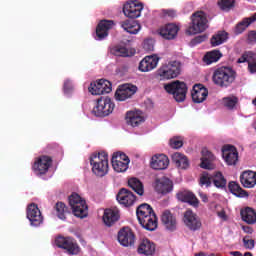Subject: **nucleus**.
Returning <instances> with one entry per match:
<instances>
[{
  "label": "nucleus",
  "instance_id": "nucleus-1",
  "mask_svg": "<svg viewBox=\"0 0 256 256\" xmlns=\"http://www.w3.org/2000/svg\"><path fill=\"white\" fill-rule=\"evenodd\" d=\"M137 219L140 225L147 231L157 229V215L149 204H141L136 210Z\"/></svg>",
  "mask_w": 256,
  "mask_h": 256
},
{
  "label": "nucleus",
  "instance_id": "nucleus-2",
  "mask_svg": "<svg viewBox=\"0 0 256 256\" xmlns=\"http://www.w3.org/2000/svg\"><path fill=\"white\" fill-rule=\"evenodd\" d=\"M92 172L97 177H105L109 173V155L106 152H99L90 158Z\"/></svg>",
  "mask_w": 256,
  "mask_h": 256
},
{
  "label": "nucleus",
  "instance_id": "nucleus-3",
  "mask_svg": "<svg viewBox=\"0 0 256 256\" xmlns=\"http://www.w3.org/2000/svg\"><path fill=\"white\" fill-rule=\"evenodd\" d=\"M236 74L230 67L217 68L212 75V81L218 87H229L235 81Z\"/></svg>",
  "mask_w": 256,
  "mask_h": 256
},
{
  "label": "nucleus",
  "instance_id": "nucleus-4",
  "mask_svg": "<svg viewBox=\"0 0 256 256\" xmlns=\"http://www.w3.org/2000/svg\"><path fill=\"white\" fill-rule=\"evenodd\" d=\"M69 205L75 217H78L79 219H85V217L89 215V207L87 206V201L84 200V198L79 194L73 193L69 197Z\"/></svg>",
  "mask_w": 256,
  "mask_h": 256
},
{
  "label": "nucleus",
  "instance_id": "nucleus-5",
  "mask_svg": "<svg viewBox=\"0 0 256 256\" xmlns=\"http://www.w3.org/2000/svg\"><path fill=\"white\" fill-rule=\"evenodd\" d=\"M209 28V20L207 14L203 11H198L192 15V24L188 27V35H197L203 33Z\"/></svg>",
  "mask_w": 256,
  "mask_h": 256
},
{
  "label": "nucleus",
  "instance_id": "nucleus-6",
  "mask_svg": "<svg viewBox=\"0 0 256 256\" xmlns=\"http://www.w3.org/2000/svg\"><path fill=\"white\" fill-rule=\"evenodd\" d=\"M179 75H181L180 61H170L158 69V77H160L162 81L175 79L179 77Z\"/></svg>",
  "mask_w": 256,
  "mask_h": 256
},
{
  "label": "nucleus",
  "instance_id": "nucleus-7",
  "mask_svg": "<svg viewBox=\"0 0 256 256\" xmlns=\"http://www.w3.org/2000/svg\"><path fill=\"white\" fill-rule=\"evenodd\" d=\"M165 91L173 95L175 101L183 103L187 97V84L185 82L175 81L164 86Z\"/></svg>",
  "mask_w": 256,
  "mask_h": 256
},
{
  "label": "nucleus",
  "instance_id": "nucleus-8",
  "mask_svg": "<svg viewBox=\"0 0 256 256\" xmlns=\"http://www.w3.org/2000/svg\"><path fill=\"white\" fill-rule=\"evenodd\" d=\"M114 109L115 104L111 101V98L101 97L97 100V103L93 108V113L96 117H107L113 113Z\"/></svg>",
  "mask_w": 256,
  "mask_h": 256
},
{
  "label": "nucleus",
  "instance_id": "nucleus-9",
  "mask_svg": "<svg viewBox=\"0 0 256 256\" xmlns=\"http://www.w3.org/2000/svg\"><path fill=\"white\" fill-rule=\"evenodd\" d=\"M56 246L67 251L69 255H78L81 251L77 241L71 237L59 236L55 240Z\"/></svg>",
  "mask_w": 256,
  "mask_h": 256
},
{
  "label": "nucleus",
  "instance_id": "nucleus-10",
  "mask_svg": "<svg viewBox=\"0 0 256 256\" xmlns=\"http://www.w3.org/2000/svg\"><path fill=\"white\" fill-rule=\"evenodd\" d=\"M212 182L218 189H223V187L227 185V180L221 172H216L213 175L204 173L200 178V185L202 186L205 185L206 187H210Z\"/></svg>",
  "mask_w": 256,
  "mask_h": 256
},
{
  "label": "nucleus",
  "instance_id": "nucleus-11",
  "mask_svg": "<svg viewBox=\"0 0 256 256\" xmlns=\"http://www.w3.org/2000/svg\"><path fill=\"white\" fill-rule=\"evenodd\" d=\"M129 163V156L123 152H116L112 156V167L116 173H125L129 169Z\"/></svg>",
  "mask_w": 256,
  "mask_h": 256
},
{
  "label": "nucleus",
  "instance_id": "nucleus-12",
  "mask_svg": "<svg viewBox=\"0 0 256 256\" xmlns=\"http://www.w3.org/2000/svg\"><path fill=\"white\" fill-rule=\"evenodd\" d=\"M183 223L190 231H199L202 226L201 218L192 210H186L184 212Z\"/></svg>",
  "mask_w": 256,
  "mask_h": 256
},
{
  "label": "nucleus",
  "instance_id": "nucleus-13",
  "mask_svg": "<svg viewBox=\"0 0 256 256\" xmlns=\"http://www.w3.org/2000/svg\"><path fill=\"white\" fill-rule=\"evenodd\" d=\"M153 187L160 195H169L173 192V181L167 177L156 178Z\"/></svg>",
  "mask_w": 256,
  "mask_h": 256
},
{
  "label": "nucleus",
  "instance_id": "nucleus-14",
  "mask_svg": "<svg viewBox=\"0 0 256 256\" xmlns=\"http://www.w3.org/2000/svg\"><path fill=\"white\" fill-rule=\"evenodd\" d=\"M141 11H143V4L137 1L127 2L123 7L125 17H128L129 19H137L141 17Z\"/></svg>",
  "mask_w": 256,
  "mask_h": 256
},
{
  "label": "nucleus",
  "instance_id": "nucleus-15",
  "mask_svg": "<svg viewBox=\"0 0 256 256\" xmlns=\"http://www.w3.org/2000/svg\"><path fill=\"white\" fill-rule=\"evenodd\" d=\"M88 89L91 95H104V93H111V82H109V80L100 79L96 82H92Z\"/></svg>",
  "mask_w": 256,
  "mask_h": 256
},
{
  "label": "nucleus",
  "instance_id": "nucleus-16",
  "mask_svg": "<svg viewBox=\"0 0 256 256\" xmlns=\"http://www.w3.org/2000/svg\"><path fill=\"white\" fill-rule=\"evenodd\" d=\"M135 93H137V86L133 84H123L117 89L115 99L116 101H127V99H131Z\"/></svg>",
  "mask_w": 256,
  "mask_h": 256
},
{
  "label": "nucleus",
  "instance_id": "nucleus-17",
  "mask_svg": "<svg viewBox=\"0 0 256 256\" xmlns=\"http://www.w3.org/2000/svg\"><path fill=\"white\" fill-rule=\"evenodd\" d=\"M27 219L32 227H39L43 223V215L37 204H30L27 208Z\"/></svg>",
  "mask_w": 256,
  "mask_h": 256
},
{
  "label": "nucleus",
  "instance_id": "nucleus-18",
  "mask_svg": "<svg viewBox=\"0 0 256 256\" xmlns=\"http://www.w3.org/2000/svg\"><path fill=\"white\" fill-rule=\"evenodd\" d=\"M125 121L130 127H139L145 123V116L141 110H130L126 113Z\"/></svg>",
  "mask_w": 256,
  "mask_h": 256
},
{
  "label": "nucleus",
  "instance_id": "nucleus-19",
  "mask_svg": "<svg viewBox=\"0 0 256 256\" xmlns=\"http://www.w3.org/2000/svg\"><path fill=\"white\" fill-rule=\"evenodd\" d=\"M159 59V56L155 54L146 56L139 63V71H141L142 73H149V71H153V69H156L157 65H159Z\"/></svg>",
  "mask_w": 256,
  "mask_h": 256
},
{
  "label": "nucleus",
  "instance_id": "nucleus-20",
  "mask_svg": "<svg viewBox=\"0 0 256 256\" xmlns=\"http://www.w3.org/2000/svg\"><path fill=\"white\" fill-rule=\"evenodd\" d=\"M52 160L48 156L39 157L33 164L32 169L36 175H45L51 167Z\"/></svg>",
  "mask_w": 256,
  "mask_h": 256
},
{
  "label": "nucleus",
  "instance_id": "nucleus-21",
  "mask_svg": "<svg viewBox=\"0 0 256 256\" xmlns=\"http://www.w3.org/2000/svg\"><path fill=\"white\" fill-rule=\"evenodd\" d=\"M113 27H115V22L112 20L100 21L96 28V40L103 41V39L109 35V31L113 29Z\"/></svg>",
  "mask_w": 256,
  "mask_h": 256
},
{
  "label": "nucleus",
  "instance_id": "nucleus-22",
  "mask_svg": "<svg viewBox=\"0 0 256 256\" xmlns=\"http://www.w3.org/2000/svg\"><path fill=\"white\" fill-rule=\"evenodd\" d=\"M118 241L122 247L135 245V234L129 228H123L118 232Z\"/></svg>",
  "mask_w": 256,
  "mask_h": 256
},
{
  "label": "nucleus",
  "instance_id": "nucleus-23",
  "mask_svg": "<svg viewBox=\"0 0 256 256\" xmlns=\"http://www.w3.org/2000/svg\"><path fill=\"white\" fill-rule=\"evenodd\" d=\"M222 157L227 165H235L239 159V154L234 146L226 145L222 148Z\"/></svg>",
  "mask_w": 256,
  "mask_h": 256
},
{
  "label": "nucleus",
  "instance_id": "nucleus-24",
  "mask_svg": "<svg viewBox=\"0 0 256 256\" xmlns=\"http://www.w3.org/2000/svg\"><path fill=\"white\" fill-rule=\"evenodd\" d=\"M116 199L120 205H124V207H131V205L135 203V194L125 188H122L117 194Z\"/></svg>",
  "mask_w": 256,
  "mask_h": 256
},
{
  "label": "nucleus",
  "instance_id": "nucleus-25",
  "mask_svg": "<svg viewBox=\"0 0 256 256\" xmlns=\"http://www.w3.org/2000/svg\"><path fill=\"white\" fill-rule=\"evenodd\" d=\"M161 221L167 231H175L177 229V217L171 211L166 210L162 213Z\"/></svg>",
  "mask_w": 256,
  "mask_h": 256
},
{
  "label": "nucleus",
  "instance_id": "nucleus-26",
  "mask_svg": "<svg viewBox=\"0 0 256 256\" xmlns=\"http://www.w3.org/2000/svg\"><path fill=\"white\" fill-rule=\"evenodd\" d=\"M150 166L157 171L167 169L169 167V158L165 154L154 155L151 159Z\"/></svg>",
  "mask_w": 256,
  "mask_h": 256
},
{
  "label": "nucleus",
  "instance_id": "nucleus-27",
  "mask_svg": "<svg viewBox=\"0 0 256 256\" xmlns=\"http://www.w3.org/2000/svg\"><path fill=\"white\" fill-rule=\"evenodd\" d=\"M209 91L201 84H196L192 91V100L194 103H203L207 99Z\"/></svg>",
  "mask_w": 256,
  "mask_h": 256
},
{
  "label": "nucleus",
  "instance_id": "nucleus-28",
  "mask_svg": "<svg viewBox=\"0 0 256 256\" xmlns=\"http://www.w3.org/2000/svg\"><path fill=\"white\" fill-rule=\"evenodd\" d=\"M178 201L182 203H189L192 207H199V200L195 195L187 190L180 191L176 194Z\"/></svg>",
  "mask_w": 256,
  "mask_h": 256
},
{
  "label": "nucleus",
  "instance_id": "nucleus-29",
  "mask_svg": "<svg viewBox=\"0 0 256 256\" xmlns=\"http://www.w3.org/2000/svg\"><path fill=\"white\" fill-rule=\"evenodd\" d=\"M212 161H215V155L207 148L202 149L201 168L202 169H215V165Z\"/></svg>",
  "mask_w": 256,
  "mask_h": 256
},
{
  "label": "nucleus",
  "instance_id": "nucleus-30",
  "mask_svg": "<svg viewBox=\"0 0 256 256\" xmlns=\"http://www.w3.org/2000/svg\"><path fill=\"white\" fill-rule=\"evenodd\" d=\"M138 253L146 256L155 255V243L151 242L149 239H142L138 246Z\"/></svg>",
  "mask_w": 256,
  "mask_h": 256
},
{
  "label": "nucleus",
  "instance_id": "nucleus-31",
  "mask_svg": "<svg viewBox=\"0 0 256 256\" xmlns=\"http://www.w3.org/2000/svg\"><path fill=\"white\" fill-rule=\"evenodd\" d=\"M177 33H179V26L175 24H168L164 27H162L159 31V34L163 39H174L177 37Z\"/></svg>",
  "mask_w": 256,
  "mask_h": 256
},
{
  "label": "nucleus",
  "instance_id": "nucleus-32",
  "mask_svg": "<svg viewBox=\"0 0 256 256\" xmlns=\"http://www.w3.org/2000/svg\"><path fill=\"white\" fill-rule=\"evenodd\" d=\"M240 183L246 189H253V187H255V172L251 170L244 171L240 175Z\"/></svg>",
  "mask_w": 256,
  "mask_h": 256
},
{
  "label": "nucleus",
  "instance_id": "nucleus-33",
  "mask_svg": "<svg viewBox=\"0 0 256 256\" xmlns=\"http://www.w3.org/2000/svg\"><path fill=\"white\" fill-rule=\"evenodd\" d=\"M103 223L107 227H112L119 221V211L113 209H106L103 214Z\"/></svg>",
  "mask_w": 256,
  "mask_h": 256
},
{
  "label": "nucleus",
  "instance_id": "nucleus-34",
  "mask_svg": "<svg viewBox=\"0 0 256 256\" xmlns=\"http://www.w3.org/2000/svg\"><path fill=\"white\" fill-rule=\"evenodd\" d=\"M173 163L178 169H189V159L181 152H175L171 155Z\"/></svg>",
  "mask_w": 256,
  "mask_h": 256
},
{
  "label": "nucleus",
  "instance_id": "nucleus-35",
  "mask_svg": "<svg viewBox=\"0 0 256 256\" xmlns=\"http://www.w3.org/2000/svg\"><path fill=\"white\" fill-rule=\"evenodd\" d=\"M122 29L130 35H137L141 31V24L135 20H126L121 23Z\"/></svg>",
  "mask_w": 256,
  "mask_h": 256
},
{
  "label": "nucleus",
  "instance_id": "nucleus-36",
  "mask_svg": "<svg viewBox=\"0 0 256 256\" xmlns=\"http://www.w3.org/2000/svg\"><path fill=\"white\" fill-rule=\"evenodd\" d=\"M256 21V13H254L252 16L244 18L241 22H239L235 27V33L236 35H241L249 25H252V23H255Z\"/></svg>",
  "mask_w": 256,
  "mask_h": 256
},
{
  "label": "nucleus",
  "instance_id": "nucleus-37",
  "mask_svg": "<svg viewBox=\"0 0 256 256\" xmlns=\"http://www.w3.org/2000/svg\"><path fill=\"white\" fill-rule=\"evenodd\" d=\"M242 220L248 225H254L256 223V212L252 208L247 207L241 211Z\"/></svg>",
  "mask_w": 256,
  "mask_h": 256
},
{
  "label": "nucleus",
  "instance_id": "nucleus-38",
  "mask_svg": "<svg viewBox=\"0 0 256 256\" xmlns=\"http://www.w3.org/2000/svg\"><path fill=\"white\" fill-rule=\"evenodd\" d=\"M221 57L223 54L219 50H213L205 54L203 61L206 65H212V63H217Z\"/></svg>",
  "mask_w": 256,
  "mask_h": 256
},
{
  "label": "nucleus",
  "instance_id": "nucleus-39",
  "mask_svg": "<svg viewBox=\"0 0 256 256\" xmlns=\"http://www.w3.org/2000/svg\"><path fill=\"white\" fill-rule=\"evenodd\" d=\"M228 187L231 194L235 195V197H240V198L249 197V194H247V191L243 190V188H241V186H239V184L236 182H230Z\"/></svg>",
  "mask_w": 256,
  "mask_h": 256
},
{
  "label": "nucleus",
  "instance_id": "nucleus-40",
  "mask_svg": "<svg viewBox=\"0 0 256 256\" xmlns=\"http://www.w3.org/2000/svg\"><path fill=\"white\" fill-rule=\"evenodd\" d=\"M128 185L131 187V189H133V191H135V193H137V195L141 196L143 193H145L143 183H141L137 178H130L128 180Z\"/></svg>",
  "mask_w": 256,
  "mask_h": 256
},
{
  "label": "nucleus",
  "instance_id": "nucleus-41",
  "mask_svg": "<svg viewBox=\"0 0 256 256\" xmlns=\"http://www.w3.org/2000/svg\"><path fill=\"white\" fill-rule=\"evenodd\" d=\"M227 41V32H218L211 38V45L212 47H217L219 45H223Z\"/></svg>",
  "mask_w": 256,
  "mask_h": 256
},
{
  "label": "nucleus",
  "instance_id": "nucleus-42",
  "mask_svg": "<svg viewBox=\"0 0 256 256\" xmlns=\"http://www.w3.org/2000/svg\"><path fill=\"white\" fill-rule=\"evenodd\" d=\"M110 53L116 57H129V50L125 46L117 45L110 49Z\"/></svg>",
  "mask_w": 256,
  "mask_h": 256
},
{
  "label": "nucleus",
  "instance_id": "nucleus-43",
  "mask_svg": "<svg viewBox=\"0 0 256 256\" xmlns=\"http://www.w3.org/2000/svg\"><path fill=\"white\" fill-rule=\"evenodd\" d=\"M56 215L59 219H61L62 221H65L66 219L65 215H67V206L65 205V203L58 202L56 204Z\"/></svg>",
  "mask_w": 256,
  "mask_h": 256
},
{
  "label": "nucleus",
  "instance_id": "nucleus-44",
  "mask_svg": "<svg viewBox=\"0 0 256 256\" xmlns=\"http://www.w3.org/2000/svg\"><path fill=\"white\" fill-rule=\"evenodd\" d=\"M237 97L230 96L222 99V105L226 107V109H235L237 105Z\"/></svg>",
  "mask_w": 256,
  "mask_h": 256
},
{
  "label": "nucleus",
  "instance_id": "nucleus-45",
  "mask_svg": "<svg viewBox=\"0 0 256 256\" xmlns=\"http://www.w3.org/2000/svg\"><path fill=\"white\" fill-rule=\"evenodd\" d=\"M243 247L248 251H253L255 249V240L251 236H244L242 239Z\"/></svg>",
  "mask_w": 256,
  "mask_h": 256
},
{
  "label": "nucleus",
  "instance_id": "nucleus-46",
  "mask_svg": "<svg viewBox=\"0 0 256 256\" xmlns=\"http://www.w3.org/2000/svg\"><path fill=\"white\" fill-rule=\"evenodd\" d=\"M218 5L220 9H222V11H229L230 9H232V7H234L235 0H221L220 2H218Z\"/></svg>",
  "mask_w": 256,
  "mask_h": 256
},
{
  "label": "nucleus",
  "instance_id": "nucleus-47",
  "mask_svg": "<svg viewBox=\"0 0 256 256\" xmlns=\"http://www.w3.org/2000/svg\"><path fill=\"white\" fill-rule=\"evenodd\" d=\"M143 49L145 51H153L155 49V40L153 38H147L143 42Z\"/></svg>",
  "mask_w": 256,
  "mask_h": 256
},
{
  "label": "nucleus",
  "instance_id": "nucleus-48",
  "mask_svg": "<svg viewBox=\"0 0 256 256\" xmlns=\"http://www.w3.org/2000/svg\"><path fill=\"white\" fill-rule=\"evenodd\" d=\"M170 147L172 149H181L183 147V140L179 137L172 138L170 140Z\"/></svg>",
  "mask_w": 256,
  "mask_h": 256
},
{
  "label": "nucleus",
  "instance_id": "nucleus-49",
  "mask_svg": "<svg viewBox=\"0 0 256 256\" xmlns=\"http://www.w3.org/2000/svg\"><path fill=\"white\" fill-rule=\"evenodd\" d=\"M247 43H248V45L256 44V31L255 30L248 32Z\"/></svg>",
  "mask_w": 256,
  "mask_h": 256
},
{
  "label": "nucleus",
  "instance_id": "nucleus-50",
  "mask_svg": "<svg viewBox=\"0 0 256 256\" xmlns=\"http://www.w3.org/2000/svg\"><path fill=\"white\" fill-rule=\"evenodd\" d=\"M71 91H73V84L71 83V81L66 80L64 82V93H65V95H69L71 93Z\"/></svg>",
  "mask_w": 256,
  "mask_h": 256
},
{
  "label": "nucleus",
  "instance_id": "nucleus-51",
  "mask_svg": "<svg viewBox=\"0 0 256 256\" xmlns=\"http://www.w3.org/2000/svg\"><path fill=\"white\" fill-rule=\"evenodd\" d=\"M245 54H246V61L248 64L254 63L256 61L254 52L249 51V52H245Z\"/></svg>",
  "mask_w": 256,
  "mask_h": 256
},
{
  "label": "nucleus",
  "instance_id": "nucleus-52",
  "mask_svg": "<svg viewBox=\"0 0 256 256\" xmlns=\"http://www.w3.org/2000/svg\"><path fill=\"white\" fill-rule=\"evenodd\" d=\"M206 39H207V36L200 35V36H197L196 38H194L192 43H194V45H199V43H203V41H205Z\"/></svg>",
  "mask_w": 256,
  "mask_h": 256
},
{
  "label": "nucleus",
  "instance_id": "nucleus-53",
  "mask_svg": "<svg viewBox=\"0 0 256 256\" xmlns=\"http://www.w3.org/2000/svg\"><path fill=\"white\" fill-rule=\"evenodd\" d=\"M163 13L165 17H170L171 19L177 17V12L175 10H164Z\"/></svg>",
  "mask_w": 256,
  "mask_h": 256
},
{
  "label": "nucleus",
  "instance_id": "nucleus-54",
  "mask_svg": "<svg viewBox=\"0 0 256 256\" xmlns=\"http://www.w3.org/2000/svg\"><path fill=\"white\" fill-rule=\"evenodd\" d=\"M217 215H218L219 219H221V221H227V219H229L225 210L218 211Z\"/></svg>",
  "mask_w": 256,
  "mask_h": 256
},
{
  "label": "nucleus",
  "instance_id": "nucleus-55",
  "mask_svg": "<svg viewBox=\"0 0 256 256\" xmlns=\"http://www.w3.org/2000/svg\"><path fill=\"white\" fill-rule=\"evenodd\" d=\"M248 69H249L250 73H256V61L250 62L248 64Z\"/></svg>",
  "mask_w": 256,
  "mask_h": 256
},
{
  "label": "nucleus",
  "instance_id": "nucleus-56",
  "mask_svg": "<svg viewBox=\"0 0 256 256\" xmlns=\"http://www.w3.org/2000/svg\"><path fill=\"white\" fill-rule=\"evenodd\" d=\"M242 231H244V233H247V235H252L253 228L250 226H242Z\"/></svg>",
  "mask_w": 256,
  "mask_h": 256
},
{
  "label": "nucleus",
  "instance_id": "nucleus-57",
  "mask_svg": "<svg viewBox=\"0 0 256 256\" xmlns=\"http://www.w3.org/2000/svg\"><path fill=\"white\" fill-rule=\"evenodd\" d=\"M199 197L201 198V200L203 201V203H207V201H209V198L207 197V195L203 192H199Z\"/></svg>",
  "mask_w": 256,
  "mask_h": 256
},
{
  "label": "nucleus",
  "instance_id": "nucleus-58",
  "mask_svg": "<svg viewBox=\"0 0 256 256\" xmlns=\"http://www.w3.org/2000/svg\"><path fill=\"white\" fill-rule=\"evenodd\" d=\"M237 63H247V55L244 53L238 60Z\"/></svg>",
  "mask_w": 256,
  "mask_h": 256
},
{
  "label": "nucleus",
  "instance_id": "nucleus-59",
  "mask_svg": "<svg viewBox=\"0 0 256 256\" xmlns=\"http://www.w3.org/2000/svg\"><path fill=\"white\" fill-rule=\"evenodd\" d=\"M194 256H207L205 252L196 253Z\"/></svg>",
  "mask_w": 256,
  "mask_h": 256
},
{
  "label": "nucleus",
  "instance_id": "nucleus-60",
  "mask_svg": "<svg viewBox=\"0 0 256 256\" xmlns=\"http://www.w3.org/2000/svg\"><path fill=\"white\" fill-rule=\"evenodd\" d=\"M244 256H253V254L251 252H246Z\"/></svg>",
  "mask_w": 256,
  "mask_h": 256
},
{
  "label": "nucleus",
  "instance_id": "nucleus-61",
  "mask_svg": "<svg viewBox=\"0 0 256 256\" xmlns=\"http://www.w3.org/2000/svg\"><path fill=\"white\" fill-rule=\"evenodd\" d=\"M252 104L256 107V98L252 101Z\"/></svg>",
  "mask_w": 256,
  "mask_h": 256
},
{
  "label": "nucleus",
  "instance_id": "nucleus-62",
  "mask_svg": "<svg viewBox=\"0 0 256 256\" xmlns=\"http://www.w3.org/2000/svg\"><path fill=\"white\" fill-rule=\"evenodd\" d=\"M208 256H215V254H210V255H208Z\"/></svg>",
  "mask_w": 256,
  "mask_h": 256
}]
</instances>
